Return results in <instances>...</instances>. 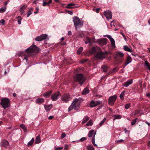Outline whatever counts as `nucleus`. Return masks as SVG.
<instances>
[{
  "label": "nucleus",
  "instance_id": "nucleus-9",
  "mask_svg": "<svg viewBox=\"0 0 150 150\" xmlns=\"http://www.w3.org/2000/svg\"><path fill=\"white\" fill-rule=\"evenodd\" d=\"M117 98V96L115 95L111 96L109 98L108 102L110 105L112 106L114 104Z\"/></svg>",
  "mask_w": 150,
  "mask_h": 150
},
{
  "label": "nucleus",
  "instance_id": "nucleus-51",
  "mask_svg": "<svg viewBox=\"0 0 150 150\" xmlns=\"http://www.w3.org/2000/svg\"><path fill=\"white\" fill-rule=\"evenodd\" d=\"M142 112V111L140 110H137L135 112V115H136L137 114H138L139 113H141Z\"/></svg>",
  "mask_w": 150,
  "mask_h": 150
},
{
  "label": "nucleus",
  "instance_id": "nucleus-31",
  "mask_svg": "<svg viewBox=\"0 0 150 150\" xmlns=\"http://www.w3.org/2000/svg\"><path fill=\"white\" fill-rule=\"evenodd\" d=\"M145 66L150 71V64L147 61H145Z\"/></svg>",
  "mask_w": 150,
  "mask_h": 150
},
{
  "label": "nucleus",
  "instance_id": "nucleus-28",
  "mask_svg": "<svg viewBox=\"0 0 150 150\" xmlns=\"http://www.w3.org/2000/svg\"><path fill=\"white\" fill-rule=\"evenodd\" d=\"M94 132V131L92 129L88 133V137L89 138L91 137L93 134Z\"/></svg>",
  "mask_w": 150,
  "mask_h": 150
},
{
  "label": "nucleus",
  "instance_id": "nucleus-4",
  "mask_svg": "<svg viewBox=\"0 0 150 150\" xmlns=\"http://www.w3.org/2000/svg\"><path fill=\"white\" fill-rule=\"evenodd\" d=\"M10 101L6 98H4L1 99L0 104L2 107L4 109L8 108L10 106Z\"/></svg>",
  "mask_w": 150,
  "mask_h": 150
},
{
  "label": "nucleus",
  "instance_id": "nucleus-48",
  "mask_svg": "<svg viewBox=\"0 0 150 150\" xmlns=\"http://www.w3.org/2000/svg\"><path fill=\"white\" fill-rule=\"evenodd\" d=\"M73 105L71 104V105L69 106V107L68 108V111H71V110H72V109L73 108Z\"/></svg>",
  "mask_w": 150,
  "mask_h": 150
},
{
  "label": "nucleus",
  "instance_id": "nucleus-25",
  "mask_svg": "<svg viewBox=\"0 0 150 150\" xmlns=\"http://www.w3.org/2000/svg\"><path fill=\"white\" fill-rule=\"evenodd\" d=\"M46 111H48L50 110L52 108V105H44Z\"/></svg>",
  "mask_w": 150,
  "mask_h": 150
},
{
  "label": "nucleus",
  "instance_id": "nucleus-57",
  "mask_svg": "<svg viewBox=\"0 0 150 150\" xmlns=\"http://www.w3.org/2000/svg\"><path fill=\"white\" fill-rule=\"evenodd\" d=\"M54 118L53 116H51L48 117V119L49 120H52Z\"/></svg>",
  "mask_w": 150,
  "mask_h": 150
},
{
  "label": "nucleus",
  "instance_id": "nucleus-60",
  "mask_svg": "<svg viewBox=\"0 0 150 150\" xmlns=\"http://www.w3.org/2000/svg\"><path fill=\"white\" fill-rule=\"evenodd\" d=\"M114 21H113L111 22V24H110V25H111V26H112L113 25L114 27L115 26V25L114 24H112V23L114 22Z\"/></svg>",
  "mask_w": 150,
  "mask_h": 150
},
{
  "label": "nucleus",
  "instance_id": "nucleus-40",
  "mask_svg": "<svg viewBox=\"0 0 150 150\" xmlns=\"http://www.w3.org/2000/svg\"><path fill=\"white\" fill-rule=\"evenodd\" d=\"M87 149L88 150H94L93 146L91 145H88L87 147Z\"/></svg>",
  "mask_w": 150,
  "mask_h": 150
},
{
  "label": "nucleus",
  "instance_id": "nucleus-27",
  "mask_svg": "<svg viewBox=\"0 0 150 150\" xmlns=\"http://www.w3.org/2000/svg\"><path fill=\"white\" fill-rule=\"evenodd\" d=\"M89 92V90L88 88H86L84 89L82 92L83 94L86 95Z\"/></svg>",
  "mask_w": 150,
  "mask_h": 150
},
{
  "label": "nucleus",
  "instance_id": "nucleus-7",
  "mask_svg": "<svg viewBox=\"0 0 150 150\" xmlns=\"http://www.w3.org/2000/svg\"><path fill=\"white\" fill-rule=\"evenodd\" d=\"M61 100L64 102H67L72 99V97L69 94H64L61 97Z\"/></svg>",
  "mask_w": 150,
  "mask_h": 150
},
{
  "label": "nucleus",
  "instance_id": "nucleus-64",
  "mask_svg": "<svg viewBox=\"0 0 150 150\" xmlns=\"http://www.w3.org/2000/svg\"><path fill=\"white\" fill-rule=\"evenodd\" d=\"M146 96H147L148 97H150V93H147Z\"/></svg>",
  "mask_w": 150,
  "mask_h": 150
},
{
  "label": "nucleus",
  "instance_id": "nucleus-62",
  "mask_svg": "<svg viewBox=\"0 0 150 150\" xmlns=\"http://www.w3.org/2000/svg\"><path fill=\"white\" fill-rule=\"evenodd\" d=\"M52 0H49V1L48 2V3L50 4L51 3H52Z\"/></svg>",
  "mask_w": 150,
  "mask_h": 150
},
{
  "label": "nucleus",
  "instance_id": "nucleus-39",
  "mask_svg": "<svg viewBox=\"0 0 150 150\" xmlns=\"http://www.w3.org/2000/svg\"><path fill=\"white\" fill-rule=\"evenodd\" d=\"M83 50L82 47H80L78 49L77 52L78 54H80Z\"/></svg>",
  "mask_w": 150,
  "mask_h": 150
},
{
  "label": "nucleus",
  "instance_id": "nucleus-18",
  "mask_svg": "<svg viewBox=\"0 0 150 150\" xmlns=\"http://www.w3.org/2000/svg\"><path fill=\"white\" fill-rule=\"evenodd\" d=\"M44 101V100L43 98H39L35 100V102L37 103H43Z\"/></svg>",
  "mask_w": 150,
  "mask_h": 150
},
{
  "label": "nucleus",
  "instance_id": "nucleus-12",
  "mask_svg": "<svg viewBox=\"0 0 150 150\" xmlns=\"http://www.w3.org/2000/svg\"><path fill=\"white\" fill-rule=\"evenodd\" d=\"M104 16L108 20L111 19L112 18V14L110 11L108 10L104 12Z\"/></svg>",
  "mask_w": 150,
  "mask_h": 150
},
{
  "label": "nucleus",
  "instance_id": "nucleus-38",
  "mask_svg": "<svg viewBox=\"0 0 150 150\" xmlns=\"http://www.w3.org/2000/svg\"><path fill=\"white\" fill-rule=\"evenodd\" d=\"M75 4H74L70 3L68 4L67 6V7L68 8H73L71 6H74L75 5Z\"/></svg>",
  "mask_w": 150,
  "mask_h": 150
},
{
  "label": "nucleus",
  "instance_id": "nucleus-11",
  "mask_svg": "<svg viewBox=\"0 0 150 150\" xmlns=\"http://www.w3.org/2000/svg\"><path fill=\"white\" fill-rule=\"evenodd\" d=\"M101 103L102 101L99 100L96 101L94 100H92L90 103L89 106L91 108L94 107L100 104Z\"/></svg>",
  "mask_w": 150,
  "mask_h": 150
},
{
  "label": "nucleus",
  "instance_id": "nucleus-3",
  "mask_svg": "<svg viewBox=\"0 0 150 150\" xmlns=\"http://www.w3.org/2000/svg\"><path fill=\"white\" fill-rule=\"evenodd\" d=\"M73 21L74 25L76 29L79 27H81L83 25V22L78 17L75 16L73 18Z\"/></svg>",
  "mask_w": 150,
  "mask_h": 150
},
{
  "label": "nucleus",
  "instance_id": "nucleus-17",
  "mask_svg": "<svg viewBox=\"0 0 150 150\" xmlns=\"http://www.w3.org/2000/svg\"><path fill=\"white\" fill-rule=\"evenodd\" d=\"M132 82L133 81L132 79H129L126 82L124 83L123 85L125 87H127L129 85L131 84L132 83Z\"/></svg>",
  "mask_w": 150,
  "mask_h": 150
},
{
  "label": "nucleus",
  "instance_id": "nucleus-10",
  "mask_svg": "<svg viewBox=\"0 0 150 150\" xmlns=\"http://www.w3.org/2000/svg\"><path fill=\"white\" fill-rule=\"evenodd\" d=\"M47 37V35L46 34H43L36 37L35 40L36 41H40L46 39Z\"/></svg>",
  "mask_w": 150,
  "mask_h": 150
},
{
  "label": "nucleus",
  "instance_id": "nucleus-34",
  "mask_svg": "<svg viewBox=\"0 0 150 150\" xmlns=\"http://www.w3.org/2000/svg\"><path fill=\"white\" fill-rule=\"evenodd\" d=\"M93 122L92 120H90L86 124L87 126H90L92 125Z\"/></svg>",
  "mask_w": 150,
  "mask_h": 150
},
{
  "label": "nucleus",
  "instance_id": "nucleus-53",
  "mask_svg": "<svg viewBox=\"0 0 150 150\" xmlns=\"http://www.w3.org/2000/svg\"><path fill=\"white\" fill-rule=\"evenodd\" d=\"M31 14H32L31 11L30 10H29V11H28V13L27 14V17H29L30 15H31Z\"/></svg>",
  "mask_w": 150,
  "mask_h": 150
},
{
  "label": "nucleus",
  "instance_id": "nucleus-33",
  "mask_svg": "<svg viewBox=\"0 0 150 150\" xmlns=\"http://www.w3.org/2000/svg\"><path fill=\"white\" fill-rule=\"evenodd\" d=\"M6 6L2 7L0 8V13H4L6 11Z\"/></svg>",
  "mask_w": 150,
  "mask_h": 150
},
{
  "label": "nucleus",
  "instance_id": "nucleus-45",
  "mask_svg": "<svg viewBox=\"0 0 150 150\" xmlns=\"http://www.w3.org/2000/svg\"><path fill=\"white\" fill-rule=\"evenodd\" d=\"M125 95V91L122 92L120 95V97L121 98H123Z\"/></svg>",
  "mask_w": 150,
  "mask_h": 150
},
{
  "label": "nucleus",
  "instance_id": "nucleus-54",
  "mask_svg": "<svg viewBox=\"0 0 150 150\" xmlns=\"http://www.w3.org/2000/svg\"><path fill=\"white\" fill-rule=\"evenodd\" d=\"M124 142V140L123 139H120L119 140H117V141L116 143H119L120 142Z\"/></svg>",
  "mask_w": 150,
  "mask_h": 150
},
{
  "label": "nucleus",
  "instance_id": "nucleus-2",
  "mask_svg": "<svg viewBox=\"0 0 150 150\" xmlns=\"http://www.w3.org/2000/svg\"><path fill=\"white\" fill-rule=\"evenodd\" d=\"M74 80L75 81L78 82L80 85H82L86 80V78L83 74H79L75 75Z\"/></svg>",
  "mask_w": 150,
  "mask_h": 150
},
{
  "label": "nucleus",
  "instance_id": "nucleus-43",
  "mask_svg": "<svg viewBox=\"0 0 150 150\" xmlns=\"http://www.w3.org/2000/svg\"><path fill=\"white\" fill-rule=\"evenodd\" d=\"M73 108L74 109V110H78L79 108V106H76V105H73Z\"/></svg>",
  "mask_w": 150,
  "mask_h": 150
},
{
  "label": "nucleus",
  "instance_id": "nucleus-5",
  "mask_svg": "<svg viewBox=\"0 0 150 150\" xmlns=\"http://www.w3.org/2000/svg\"><path fill=\"white\" fill-rule=\"evenodd\" d=\"M108 54L107 51L102 52L100 51L96 54L95 57L98 59L102 60L105 57V55Z\"/></svg>",
  "mask_w": 150,
  "mask_h": 150
},
{
  "label": "nucleus",
  "instance_id": "nucleus-24",
  "mask_svg": "<svg viewBox=\"0 0 150 150\" xmlns=\"http://www.w3.org/2000/svg\"><path fill=\"white\" fill-rule=\"evenodd\" d=\"M89 118L88 116L85 117L83 119L82 122V123H84L87 122L89 120Z\"/></svg>",
  "mask_w": 150,
  "mask_h": 150
},
{
  "label": "nucleus",
  "instance_id": "nucleus-22",
  "mask_svg": "<svg viewBox=\"0 0 150 150\" xmlns=\"http://www.w3.org/2000/svg\"><path fill=\"white\" fill-rule=\"evenodd\" d=\"M52 93V91H50L47 92L45 93L44 94L43 96L45 97H48Z\"/></svg>",
  "mask_w": 150,
  "mask_h": 150
},
{
  "label": "nucleus",
  "instance_id": "nucleus-19",
  "mask_svg": "<svg viewBox=\"0 0 150 150\" xmlns=\"http://www.w3.org/2000/svg\"><path fill=\"white\" fill-rule=\"evenodd\" d=\"M132 61L131 58L130 57H129L127 58L124 67L130 63Z\"/></svg>",
  "mask_w": 150,
  "mask_h": 150
},
{
  "label": "nucleus",
  "instance_id": "nucleus-42",
  "mask_svg": "<svg viewBox=\"0 0 150 150\" xmlns=\"http://www.w3.org/2000/svg\"><path fill=\"white\" fill-rule=\"evenodd\" d=\"M106 120V119L105 118H104L99 123V125L100 126H102L104 124V122H105Z\"/></svg>",
  "mask_w": 150,
  "mask_h": 150
},
{
  "label": "nucleus",
  "instance_id": "nucleus-50",
  "mask_svg": "<svg viewBox=\"0 0 150 150\" xmlns=\"http://www.w3.org/2000/svg\"><path fill=\"white\" fill-rule=\"evenodd\" d=\"M0 23H1L3 25H4L5 23L4 20L3 19H2L0 20Z\"/></svg>",
  "mask_w": 150,
  "mask_h": 150
},
{
  "label": "nucleus",
  "instance_id": "nucleus-41",
  "mask_svg": "<svg viewBox=\"0 0 150 150\" xmlns=\"http://www.w3.org/2000/svg\"><path fill=\"white\" fill-rule=\"evenodd\" d=\"M131 104L130 103L126 104L125 106V108L126 109H128L130 107Z\"/></svg>",
  "mask_w": 150,
  "mask_h": 150
},
{
  "label": "nucleus",
  "instance_id": "nucleus-16",
  "mask_svg": "<svg viewBox=\"0 0 150 150\" xmlns=\"http://www.w3.org/2000/svg\"><path fill=\"white\" fill-rule=\"evenodd\" d=\"M81 103V100L80 99L76 98L72 103L73 105L76 106H79Z\"/></svg>",
  "mask_w": 150,
  "mask_h": 150
},
{
  "label": "nucleus",
  "instance_id": "nucleus-35",
  "mask_svg": "<svg viewBox=\"0 0 150 150\" xmlns=\"http://www.w3.org/2000/svg\"><path fill=\"white\" fill-rule=\"evenodd\" d=\"M121 117V116L120 115H115L114 116V118L113 120H115V119H120Z\"/></svg>",
  "mask_w": 150,
  "mask_h": 150
},
{
  "label": "nucleus",
  "instance_id": "nucleus-56",
  "mask_svg": "<svg viewBox=\"0 0 150 150\" xmlns=\"http://www.w3.org/2000/svg\"><path fill=\"white\" fill-rule=\"evenodd\" d=\"M68 148V146L67 144H65L64 145V149L65 150H67Z\"/></svg>",
  "mask_w": 150,
  "mask_h": 150
},
{
  "label": "nucleus",
  "instance_id": "nucleus-36",
  "mask_svg": "<svg viewBox=\"0 0 150 150\" xmlns=\"http://www.w3.org/2000/svg\"><path fill=\"white\" fill-rule=\"evenodd\" d=\"M16 18H17L18 19V24L20 25L21 23V21L22 18H21V17L20 16H19L18 17H17Z\"/></svg>",
  "mask_w": 150,
  "mask_h": 150
},
{
  "label": "nucleus",
  "instance_id": "nucleus-49",
  "mask_svg": "<svg viewBox=\"0 0 150 150\" xmlns=\"http://www.w3.org/2000/svg\"><path fill=\"white\" fill-rule=\"evenodd\" d=\"M86 137H82L81 138V139H80L79 140L77 141V142H79L80 141L82 142L86 140Z\"/></svg>",
  "mask_w": 150,
  "mask_h": 150
},
{
  "label": "nucleus",
  "instance_id": "nucleus-6",
  "mask_svg": "<svg viewBox=\"0 0 150 150\" xmlns=\"http://www.w3.org/2000/svg\"><path fill=\"white\" fill-rule=\"evenodd\" d=\"M124 56V54L123 53L120 52H116L115 55V58L116 60H120V62H121L122 61V58Z\"/></svg>",
  "mask_w": 150,
  "mask_h": 150
},
{
  "label": "nucleus",
  "instance_id": "nucleus-32",
  "mask_svg": "<svg viewBox=\"0 0 150 150\" xmlns=\"http://www.w3.org/2000/svg\"><path fill=\"white\" fill-rule=\"evenodd\" d=\"M34 141V139L33 138H32L31 140L28 143V146H30L32 145Z\"/></svg>",
  "mask_w": 150,
  "mask_h": 150
},
{
  "label": "nucleus",
  "instance_id": "nucleus-63",
  "mask_svg": "<svg viewBox=\"0 0 150 150\" xmlns=\"http://www.w3.org/2000/svg\"><path fill=\"white\" fill-rule=\"evenodd\" d=\"M13 96L14 97H15L16 96V94L15 93H13Z\"/></svg>",
  "mask_w": 150,
  "mask_h": 150
},
{
  "label": "nucleus",
  "instance_id": "nucleus-44",
  "mask_svg": "<svg viewBox=\"0 0 150 150\" xmlns=\"http://www.w3.org/2000/svg\"><path fill=\"white\" fill-rule=\"evenodd\" d=\"M137 119H134L132 120V121L131 122V124L132 125H134L135 123H136V122H137Z\"/></svg>",
  "mask_w": 150,
  "mask_h": 150
},
{
  "label": "nucleus",
  "instance_id": "nucleus-23",
  "mask_svg": "<svg viewBox=\"0 0 150 150\" xmlns=\"http://www.w3.org/2000/svg\"><path fill=\"white\" fill-rule=\"evenodd\" d=\"M96 51V48L94 47H93L91 50H89V52L91 54H94Z\"/></svg>",
  "mask_w": 150,
  "mask_h": 150
},
{
  "label": "nucleus",
  "instance_id": "nucleus-1",
  "mask_svg": "<svg viewBox=\"0 0 150 150\" xmlns=\"http://www.w3.org/2000/svg\"><path fill=\"white\" fill-rule=\"evenodd\" d=\"M26 51L27 54L25 55V52H21L18 53V56H24V60L25 59L26 62L28 61L27 56L29 55V53L31 52H38L39 51V48L37 47L35 45H32L29 48L27 49Z\"/></svg>",
  "mask_w": 150,
  "mask_h": 150
},
{
  "label": "nucleus",
  "instance_id": "nucleus-37",
  "mask_svg": "<svg viewBox=\"0 0 150 150\" xmlns=\"http://www.w3.org/2000/svg\"><path fill=\"white\" fill-rule=\"evenodd\" d=\"M20 127L23 129V130L25 131L26 132L27 131V129L25 127V125L22 124L20 125Z\"/></svg>",
  "mask_w": 150,
  "mask_h": 150
},
{
  "label": "nucleus",
  "instance_id": "nucleus-14",
  "mask_svg": "<svg viewBox=\"0 0 150 150\" xmlns=\"http://www.w3.org/2000/svg\"><path fill=\"white\" fill-rule=\"evenodd\" d=\"M1 146L5 148H7L9 146V143L6 140H3L1 142Z\"/></svg>",
  "mask_w": 150,
  "mask_h": 150
},
{
  "label": "nucleus",
  "instance_id": "nucleus-20",
  "mask_svg": "<svg viewBox=\"0 0 150 150\" xmlns=\"http://www.w3.org/2000/svg\"><path fill=\"white\" fill-rule=\"evenodd\" d=\"M124 49L126 51L129 52H132V50L131 47H129L127 46H125L123 47Z\"/></svg>",
  "mask_w": 150,
  "mask_h": 150
},
{
  "label": "nucleus",
  "instance_id": "nucleus-47",
  "mask_svg": "<svg viewBox=\"0 0 150 150\" xmlns=\"http://www.w3.org/2000/svg\"><path fill=\"white\" fill-rule=\"evenodd\" d=\"M43 6H45L47 5H49V4L48 3V2H46L44 1H43Z\"/></svg>",
  "mask_w": 150,
  "mask_h": 150
},
{
  "label": "nucleus",
  "instance_id": "nucleus-21",
  "mask_svg": "<svg viewBox=\"0 0 150 150\" xmlns=\"http://www.w3.org/2000/svg\"><path fill=\"white\" fill-rule=\"evenodd\" d=\"M27 7V6L25 5H24L22 6L20 9V11L21 13V15H22L24 13L25 9Z\"/></svg>",
  "mask_w": 150,
  "mask_h": 150
},
{
  "label": "nucleus",
  "instance_id": "nucleus-59",
  "mask_svg": "<svg viewBox=\"0 0 150 150\" xmlns=\"http://www.w3.org/2000/svg\"><path fill=\"white\" fill-rule=\"evenodd\" d=\"M68 34L69 35H71L72 33L71 31H69L68 32Z\"/></svg>",
  "mask_w": 150,
  "mask_h": 150
},
{
  "label": "nucleus",
  "instance_id": "nucleus-58",
  "mask_svg": "<svg viewBox=\"0 0 150 150\" xmlns=\"http://www.w3.org/2000/svg\"><path fill=\"white\" fill-rule=\"evenodd\" d=\"M36 9L37 10V11L34 12V13L35 14H37L38 13L39 8H36Z\"/></svg>",
  "mask_w": 150,
  "mask_h": 150
},
{
  "label": "nucleus",
  "instance_id": "nucleus-55",
  "mask_svg": "<svg viewBox=\"0 0 150 150\" xmlns=\"http://www.w3.org/2000/svg\"><path fill=\"white\" fill-rule=\"evenodd\" d=\"M66 136V134L64 133H63L62 134L61 136V138L62 139H63Z\"/></svg>",
  "mask_w": 150,
  "mask_h": 150
},
{
  "label": "nucleus",
  "instance_id": "nucleus-29",
  "mask_svg": "<svg viewBox=\"0 0 150 150\" xmlns=\"http://www.w3.org/2000/svg\"><path fill=\"white\" fill-rule=\"evenodd\" d=\"M101 68L103 71L106 72L107 71L108 67L106 65H104L102 66Z\"/></svg>",
  "mask_w": 150,
  "mask_h": 150
},
{
  "label": "nucleus",
  "instance_id": "nucleus-52",
  "mask_svg": "<svg viewBox=\"0 0 150 150\" xmlns=\"http://www.w3.org/2000/svg\"><path fill=\"white\" fill-rule=\"evenodd\" d=\"M63 149V147H59L57 148H56L55 149V150H61Z\"/></svg>",
  "mask_w": 150,
  "mask_h": 150
},
{
  "label": "nucleus",
  "instance_id": "nucleus-15",
  "mask_svg": "<svg viewBox=\"0 0 150 150\" xmlns=\"http://www.w3.org/2000/svg\"><path fill=\"white\" fill-rule=\"evenodd\" d=\"M106 37L108 38L110 40L111 45L113 47H115V42L114 40L112 38L111 36L109 35H106Z\"/></svg>",
  "mask_w": 150,
  "mask_h": 150
},
{
  "label": "nucleus",
  "instance_id": "nucleus-61",
  "mask_svg": "<svg viewBox=\"0 0 150 150\" xmlns=\"http://www.w3.org/2000/svg\"><path fill=\"white\" fill-rule=\"evenodd\" d=\"M99 8H96V12H97V13H98L99 11Z\"/></svg>",
  "mask_w": 150,
  "mask_h": 150
},
{
  "label": "nucleus",
  "instance_id": "nucleus-30",
  "mask_svg": "<svg viewBox=\"0 0 150 150\" xmlns=\"http://www.w3.org/2000/svg\"><path fill=\"white\" fill-rule=\"evenodd\" d=\"M40 142V139L39 136L37 137L35 139V142L36 143H39Z\"/></svg>",
  "mask_w": 150,
  "mask_h": 150
},
{
  "label": "nucleus",
  "instance_id": "nucleus-46",
  "mask_svg": "<svg viewBox=\"0 0 150 150\" xmlns=\"http://www.w3.org/2000/svg\"><path fill=\"white\" fill-rule=\"evenodd\" d=\"M87 40L86 41H85V43L86 44H88V43H90L91 41V39L90 38H87Z\"/></svg>",
  "mask_w": 150,
  "mask_h": 150
},
{
  "label": "nucleus",
  "instance_id": "nucleus-26",
  "mask_svg": "<svg viewBox=\"0 0 150 150\" xmlns=\"http://www.w3.org/2000/svg\"><path fill=\"white\" fill-rule=\"evenodd\" d=\"M96 134V132H95L94 134V136H93L92 139V142L93 145L95 146H97V145L95 143V135Z\"/></svg>",
  "mask_w": 150,
  "mask_h": 150
},
{
  "label": "nucleus",
  "instance_id": "nucleus-8",
  "mask_svg": "<svg viewBox=\"0 0 150 150\" xmlns=\"http://www.w3.org/2000/svg\"><path fill=\"white\" fill-rule=\"evenodd\" d=\"M61 96V93L60 92H57L51 96V99L52 101H55L57 100Z\"/></svg>",
  "mask_w": 150,
  "mask_h": 150
},
{
  "label": "nucleus",
  "instance_id": "nucleus-13",
  "mask_svg": "<svg viewBox=\"0 0 150 150\" xmlns=\"http://www.w3.org/2000/svg\"><path fill=\"white\" fill-rule=\"evenodd\" d=\"M107 39L105 38H101L97 40V42L98 44L102 45H105L107 44Z\"/></svg>",
  "mask_w": 150,
  "mask_h": 150
}]
</instances>
